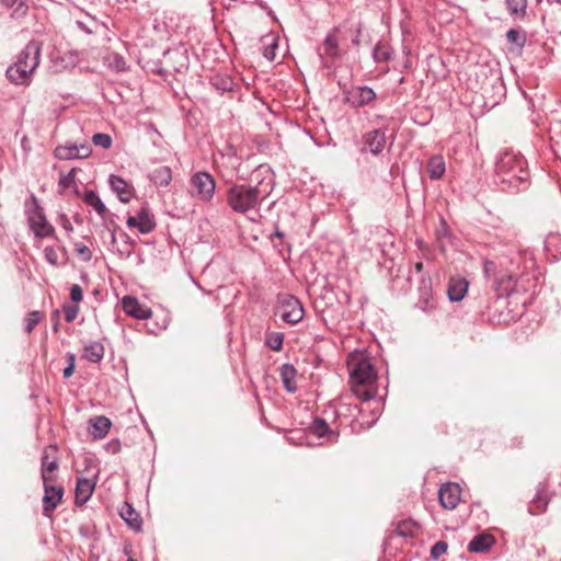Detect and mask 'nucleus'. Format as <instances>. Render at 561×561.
Returning <instances> with one entry per match:
<instances>
[{
  "mask_svg": "<svg viewBox=\"0 0 561 561\" xmlns=\"http://www.w3.org/2000/svg\"><path fill=\"white\" fill-rule=\"evenodd\" d=\"M67 359V367H65L62 375L65 378H70L73 375L75 368H76V356L73 353H67L66 354Z\"/></svg>",
  "mask_w": 561,
  "mask_h": 561,
  "instance_id": "obj_41",
  "label": "nucleus"
},
{
  "mask_svg": "<svg viewBox=\"0 0 561 561\" xmlns=\"http://www.w3.org/2000/svg\"><path fill=\"white\" fill-rule=\"evenodd\" d=\"M44 252H45V259L47 260V262H49L51 265L58 264L59 255H58V252L56 249H54L51 247H47V248H45Z\"/></svg>",
  "mask_w": 561,
  "mask_h": 561,
  "instance_id": "obj_45",
  "label": "nucleus"
},
{
  "mask_svg": "<svg viewBox=\"0 0 561 561\" xmlns=\"http://www.w3.org/2000/svg\"><path fill=\"white\" fill-rule=\"evenodd\" d=\"M344 98L352 107H363L376 99V93L369 87H353L344 92Z\"/></svg>",
  "mask_w": 561,
  "mask_h": 561,
  "instance_id": "obj_8",
  "label": "nucleus"
},
{
  "mask_svg": "<svg viewBox=\"0 0 561 561\" xmlns=\"http://www.w3.org/2000/svg\"><path fill=\"white\" fill-rule=\"evenodd\" d=\"M59 187L61 190H67L76 186V172L75 169L70 170L68 173H62L59 179Z\"/></svg>",
  "mask_w": 561,
  "mask_h": 561,
  "instance_id": "obj_37",
  "label": "nucleus"
},
{
  "mask_svg": "<svg viewBox=\"0 0 561 561\" xmlns=\"http://www.w3.org/2000/svg\"><path fill=\"white\" fill-rule=\"evenodd\" d=\"M416 307L426 313H431L436 309V300L434 298L432 282L430 278H422L421 280Z\"/></svg>",
  "mask_w": 561,
  "mask_h": 561,
  "instance_id": "obj_9",
  "label": "nucleus"
},
{
  "mask_svg": "<svg viewBox=\"0 0 561 561\" xmlns=\"http://www.w3.org/2000/svg\"><path fill=\"white\" fill-rule=\"evenodd\" d=\"M165 55H172V56L179 57L181 59H185L184 54L182 51H180V50H168L165 53Z\"/></svg>",
  "mask_w": 561,
  "mask_h": 561,
  "instance_id": "obj_50",
  "label": "nucleus"
},
{
  "mask_svg": "<svg viewBox=\"0 0 561 561\" xmlns=\"http://www.w3.org/2000/svg\"><path fill=\"white\" fill-rule=\"evenodd\" d=\"M312 430L317 436L323 437L329 432V425L323 420H316Z\"/></svg>",
  "mask_w": 561,
  "mask_h": 561,
  "instance_id": "obj_44",
  "label": "nucleus"
},
{
  "mask_svg": "<svg viewBox=\"0 0 561 561\" xmlns=\"http://www.w3.org/2000/svg\"><path fill=\"white\" fill-rule=\"evenodd\" d=\"M122 518L135 530H140L141 528V519L137 512L128 504L121 511Z\"/></svg>",
  "mask_w": 561,
  "mask_h": 561,
  "instance_id": "obj_30",
  "label": "nucleus"
},
{
  "mask_svg": "<svg viewBox=\"0 0 561 561\" xmlns=\"http://www.w3.org/2000/svg\"><path fill=\"white\" fill-rule=\"evenodd\" d=\"M91 147L88 145H69L56 148V157L61 160L84 159L91 154Z\"/></svg>",
  "mask_w": 561,
  "mask_h": 561,
  "instance_id": "obj_15",
  "label": "nucleus"
},
{
  "mask_svg": "<svg viewBox=\"0 0 561 561\" xmlns=\"http://www.w3.org/2000/svg\"><path fill=\"white\" fill-rule=\"evenodd\" d=\"M506 38L510 43L516 44L518 47H523L526 43V34L523 31L511 28L506 32Z\"/></svg>",
  "mask_w": 561,
  "mask_h": 561,
  "instance_id": "obj_35",
  "label": "nucleus"
},
{
  "mask_svg": "<svg viewBox=\"0 0 561 561\" xmlns=\"http://www.w3.org/2000/svg\"><path fill=\"white\" fill-rule=\"evenodd\" d=\"M90 425H91L90 434L94 438L101 439L106 436V434L108 433V431L111 428L112 423L105 416H96V417L90 420Z\"/></svg>",
  "mask_w": 561,
  "mask_h": 561,
  "instance_id": "obj_22",
  "label": "nucleus"
},
{
  "mask_svg": "<svg viewBox=\"0 0 561 561\" xmlns=\"http://www.w3.org/2000/svg\"><path fill=\"white\" fill-rule=\"evenodd\" d=\"M447 543L445 541H437L431 549V556L433 559H438L440 556L446 553Z\"/></svg>",
  "mask_w": 561,
  "mask_h": 561,
  "instance_id": "obj_43",
  "label": "nucleus"
},
{
  "mask_svg": "<svg viewBox=\"0 0 561 561\" xmlns=\"http://www.w3.org/2000/svg\"><path fill=\"white\" fill-rule=\"evenodd\" d=\"M110 184H111L112 190L117 194L118 198L123 203L129 202L130 192L128 190V183L124 179H122L117 175H111Z\"/></svg>",
  "mask_w": 561,
  "mask_h": 561,
  "instance_id": "obj_26",
  "label": "nucleus"
},
{
  "mask_svg": "<svg viewBox=\"0 0 561 561\" xmlns=\"http://www.w3.org/2000/svg\"><path fill=\"white\" fill-rule=\"evenodd\" d=\"M42 318H43V316L38 311H33V312L28 313V316L26 318L25 331L27 333H31L34 330V328L39 323Z\"/></svg>",
  "mask_w": 561,
  "mask_h": 561,
  "instance_id": "obj_40",
  "label": "nucleus"
},
{
  "mask_svg": "<svg viewBox=\"0 0 561 561\" xmlns=\"http://www.w3.org/2000/svg\"><path fill=\"white\" fill-rule=\"evenodd\" d=\"M94 485L95 484L87 478L78 479L76 485V503L84 504L91 497Z\"/></svg>",
  "mask_w": 561,
  "mask_h": 561,
  "instance_id": "obj_21",
  "label": "nucleus"
},
{
  "mask_svg": "<svg viewBox=\"0 0 561 561\" xmlns=\"http://www.w3.org/2000/svg\"><path fill=\"white\" fill-rule=\"evenodd\" d=\"M495 172L501 182L517 188L528 180L525 159L519 153L512 151H505L500 156L495 164Z\"/></svg>",
  "mask_w": 561,
  "mask_h": 561,
  "instance_id": "obj_3",
  "label": "nucleus"
},
{
  "mask_svg": "<svg viewBox=\"0 0 561 561\" xmlns=\"http://www.w3.org/2000/svg\"><path fill=\"white\" fill-rule=\"evenodd\" d=\"M41 44L36 41H31L26 44L24 49L20 53V55L16 58V61H21L22 65L27 66L32 59L35 57L36 61V68L39 65V57H41Z\"/></svg>",
  "mask_w": 561,
  "mask_h": 561,
  "instance_id": "obj_18",
  "label": "nucleus"
},
{
  "mask_svg": "<svg viewBox=\"0 0 561 561\" xmlns=\"http://www.w3.org/2000/svg\"><path fill=\"white\" fill-rule=\"evenodd\" d=\"M275 186L274 174L270 170L256 183L233 184L227 191V205L238 214L256 215L261 204L267 199Z\"/></svg>",
  "mask_w": 561,
  "mask_h": 561,
  "instance_id": "obj_1",
  "label": "nucleus"
},
{
  "mask_svg": "<svg viewBox=\"0 0 561 561\" xmlns=\"http://www.w3.org/2000/svg\"><path fill=\"white\" fill-rule=\"evenodd\" d=\"M1 1L7 7H11L16 2V0H1Z\"/></svg>",
  "mask_w": 561,
  "mask_h": 561,
  "instance_id": "obj_52",
  "label": "nucleus"
},
{
  "mask_svg": "<svg viewBox=\"0 0 561 561\" xmlns=\"http://www.w3.org/2000/svg\"><path fill=\"white\" fill-rule=\"evenodd\" d=\"M495 543V539L490 534H480L473 537L468 545V550L474 553H484Z\"/></svg>",
  "mask_w": 561,
  "mask_h": 561,
  "instance_id": "obj_19",
  "label": "nucleus"
},
{
  "mask_svg": "<svg viewBox=\"0 0 561 561\" xmlns=\"http://www.w3.org/2000/svg\"><path fill=\"white\" fill-rule=\"evenodd\" d=\"M64 489L44 483L43 512L48 515L61 502Z\"/></svg>",
  "mask_w": 561,
  "mask_h": 561,
  "instance_id": "obj_13",
  "label": "nucleus"
},
{
  "mask_svg": "<svg viewBox=\"0 0 561 561\" xmlns=\"http://www.w3.org/2000/svg\"><path fill=\"white\" fill-rule=\"evenodd\" d=\"M386 131L381 129H374L366 133L363 137L364 147L362 151H368L374 156L382 152L386 146Z\"/></svg>",
  "mask_w": 561,
  "mask_h": 561,
  "instance_id": "obj_10",
  "label": "nucleus"
},
{
  "mask_svg": "<svg viewBox=\"0 0 561 561\" xmlns=\"http://www.w3.org/2000/svg\"><path fill=\"white\" fill-rule=\"evenodd\" d=\"M103 61L108 68L115 71H123L126 67L124 58L116 53L107 54L104 56Z\"/></svg>",
  "mask_w": 561,
  "mask_h": 561,
  "instance_id": "obj_32",
  "label": "nucleus"
},
{
  "mask_svg": "<svg viewBox=\"0 0 561 561\" xmlns=\"http://www.w3.org/2000/svg\"><path fill=\"white\" fill-rule=\"evenodd\" d=\"M231 81L230 80H220V83L218 81H215L214 82V85L217 88V89H221L224 91L226 90H230L231 89Z\"/></svg>",
  "mask_w": 561,
  "mask_h": 561,
  "instance_id": "obj_48",
  "label": "nucleus"
},
{
  "mask_svg": "<svg viewBox=\"0 0 561 561\" xmlns=\"http://www.w3.org/2000/svg\"><path fill=\"white\" fill-rule=\"evenodd\" d=\"M323 49H324V53L328 55V56H336L337 55V51H339V42H337V38L335 36V33H330L327 38L324 39V43H323Z\"/></svg>",
  "mask_w": 561,
  "mask_h": 561,
  "instance_id": "obj_34",
  "label": "nucleus"
},
{
  "mask_svg": "<svg viewBox=\"0 0 561 561\" xmlns=\"http://www.w3.org/2000/svg\"><path fill=\"white\" fill-rule=\"evenodd\" d=\"M460 486L457 483H446L440 486L438 496L443 507L454 510L460 501Z\"/></svg>",
  "mask_w": 561,
  "mask_h": 561,
  "instance_id": "obj_12",
  "label": "nucleus"
},
{
  "mask_svg": "<svg viewBox=\"0 0 561 561\" xmlns=\"http://www.w3.org/2000/svg\"><path fill=\"white\" fill-rule=\"evenodd\" d=\"M190 193L202 202H210L215 194L216 182L207 172H196L190 179Z\"/></svg>",
  "mask_w": 561,
  "mask_h": 561,
  "instance_id": "obj_5",
  "label": "nucleus"
},
{
  "mask_svg": "<svg viewBox=\"0 0 561 561\" xmlns=\"http://www.w3.org/2000/svg\"><path fill=\"white\" fill-rule=\"evenodd\" d=\"M547 505H548L547 496L542 493H538L537 496L529 504L528 512L531 515H538L546 511Z\"/></svg>",
  "mask_w": 561,
  "mask_h": 561,
  "instance_id": "obj_33",
  "label": "nucleus"
},
{
  "mask_svg": "<svg viewBox=\"0 0 561 561\" xmlns=\"http://www.w3.org/2000/svg\"><path fill=\"white\" fill-rule=\"evenodd\" d=\"M58 469V463L55 459H48V451L45 450L42 457V479L43 483H47L53 480L51 473Z\"/></svg>",
  "mask_w": 561,
  "mask_h": 561,
  "instance_id": "obj_29",
  "label": "nucleus"
},
{
  "mask_svg": "<svg viewBox=\"0 0 561 561\" xmlns=\"http://www.w3.org/2000/svg\"><path fill=\"white\" fill-rule=\"evenodd\" d=\"M359 37H360V30L358 28L356 36L352 41L354 45H356V46L359 45V42H360Z\"/></svg>",
  "mask_w": 561,
  "mask_h": 561,
  "instance_id": "obj_51",
  "label": "nucleus"
},
{
  "mask_svg": "<svg viewBox=\"0 0 561 561\" xmlns=\"http://www.w3.org/2000/svg\"><path fill=\"white\" fill-rule=\"evenodd\" d=\"M32 60L27 66L22 65L21 61H15L7 69V78L14 84L28 85L36 70L35 57Z\"/></svg>",
  "mask_w": 561,
  "mask_h": 561,
  "instance_id": "obj_7",
  "label": "nucleus"
},
{
  "mask_svg": "<svg viewBox=\"0 0 561 561\" xmlns=\"http://www.w3.org/2000/svg\"><path fill=\"white\" fill-rule=\"evenodd\" d=\"M508 14L514 20H524L527 14L528 0H505Z\"/></svg>",
  "mask_w": 561,
  "mask_h": 561,
  "instance_id": "obj_25",
  "label": "nucleus"
},
{
  "mask_svg": "<svg viewBox=\"0 0 561 561\" xmlns=\"http://www.w3.org/2000/svg\"><path fill=\"white\" fill-rule=\"evenodd\" d=\"M496 264L493 261L484 262V274L486 277L494 276L493 289L497 294L499 297L510 296L513 293H518L520 290H526V288L519 286L518 280L515 278L514 274L511 273H500L495 274Z\"/></svg>",
  "mask_w": 561,
  "mask_h": 561,
  "instance_id": "obj_4",
  "label": "nucleus"
},
{
  "mask_svg": "<svg viewBox=\"0 0 561 561\" xmlns=\"http://www.w3.org/2000/svg\"><path fill=\"white\" fill-rule=\"evenodd\" d=\"M149 180L157 187H168L172 181V170L167 165L158 167L149 173Z\"/></svg>",
  "mask_w": 561,
  "mask_h": 561,
  "instance_id": "obj_20",
  "label": "nucleus"
},
{
  "mask_svg": "<svg viewBox=\"0 0 561 561\" xmlns=\"http://www.w3.org/2000/svg\"><path fill=\"white\" fill-rule=\"evenodd\" d=\"M446 167L442 156H433L428 160L427 172L432 180L440 179L445 173Z\"/></svg>",
  "mask_w": 561,
  "mask_h": 561,
  "instance_id": "obj_28",
  "label": "nucleus"
},
{
  "mask_svg": "<svg viewBox=\"0 0 561 561\" xmlns=\"http://www.w3.org/2000/svg\"><path fill=\"white\" fill-rule=\"evenodd\" d=\"M28 221L36 237L44 238L54 232V228L48 224L43 210L37 205L30 211Z\"/></svg>",
  "mask_w": 561,
  "mask_h": 561,
  "instance_id": "obj_11",
  "label": "nucleus"
},
{
  "mask_svg": "<svg viewBox=\"0 0 561 561\" xmlns=\"http://www.w3.org/2000/svg\"><path fill=\"white\" fill-rule=\"evenodd\" d=\"M284 335L279 332L270 333L266 336V345L273 351H280L283 346Z\"/></svg>",
  "mask_w": 561,
  "mask_h": 561,
  "instance_id": "obj_36",
  "label": "nucleus"
},
{
  "mask_svg": "<svg viewBox=\"0 0 561 561\" xmlns=\"http://www.w3.org/2000/svg\"><path fill=\"white\" fill-rule=\"evenodd\" d=\"M415 271H416L417 273H421V272L423 271V263H422V262H417V263L415 264Z\"/></svg>",
  "mask_w": 561,
  "mask_h": 561,
  "instance_id": "obj_53",
  "label": "nucleus"
},
{
  "mask_svg": "<svg viewBox=\"0 0 561 561\" xmlns=\"http://www.w3.org/2000/svg\"><path fill=\"white\" fill-rule=\"evenodd\" d=\"M468 291V282L463 277H451L448 284L447 295L451 301H460Z\"/></svg>",
  "mask_w": 561,
  "mask_h": 561,
  "instance_id": "obj_17",
  "label": "nucleus"
},
{
  "mask_svg": "<svg viewBox=\"0 0 561 561\" xmlns=\"http://www.w3.org/2000/svg\"><path fill=\"white\" fill-rule=\"evenodd\" d=\"M104 356V346L100 342H92L83 347L82 357L91 363H99Z\"/></svg>",
  "mask_w": 561,
  "mask_h": 561,
  "instance_id": "obj_27",
  "label": "nucleus"
},
{
  "mask_svg": "<svg viewBox=\"0 0 561 561\" xmlns=\"http://www.w3.org/2000/svg\"><path fill=\"white\" fill-rule=\"evenodd\" d=\"M127 561H135L134 559L129 558Z\"/></svg>",
  "mask_w": 561,
  "mask_h": 561,
  "instance_id": "obj_55",
  "label": "nucleus"
},
{
  "mask_svg": "<svg viewBox=\"0 0 561 561\" xmlns=\"http://www.w3.org/2000/svg\"><path fill=\"white\" fill-rule=\"evenodd\" d=\"M79 308L77 306H64L65 320L72 322L78 314Z\"/></svg>",
  "mask_w": 561,
  "mask_h": 561,
  "instance_id": "obj_46",
  "label": "nucleus"
},
{
  "mask_svg": "<svg viewBox=\"0 0 561 561\" xmlns=\"http://www.w3.org/2000/svg\"><path fill=\"white\" fill-rule=\"evenodd\" d=\"M70 298L73 302L78 304L82 300V289L79 285L75 284L70 288Z\"/></svg>",
  "mask_w": 561,
  "mask_h": 561,
  "instance_id": "obj_47",
  "label": "nucleus"
},
{
  "mask_svg": "<svg viewBox=\"0 0 561 561\" xmlns=\"http://www.w3.org/2000/svg\"><path fill=\"white\" fill-rule=\"evenodd\" d=\"M130 228H137L140 233L151 232L156 224L146 208H141L136 216H129L126 221Z\"/></svg>",
  "mask_w": 561,
  "mask_h": 561,
  "instance_id": "obj_14",
  "label": "nucleus"
},
{
  "mask_svg": "<svg viewBox=\"0 0 561 561\" xmlns=\"http://www.w3.org/2000/svg\"><path fill=\"white\" fill-rule=\"evenodd\" d=\"M263 46V56L273 61L276 58V50L278 49L279 38L276 34L270 33L261 38Z\"/></svg>",
  "mask_w": 561,
  "mask_h": 561,
  "instance_id": "obj_24",
  "label": "nucleus"
},
{
  "mask_svg": "<svg viewBox=\"0 0 561 561\" xmlns=\"http://www.w3.org/2000/svg\"><path fill=\"white\" fill-rule=\"evenodd\" d=\"M347 368L352 392L363 401L371 400L377 393V373L370 359L363 353H354L348 356Z\"/></svg>",
  "mask_w": 561,
  "mask_h": 561,
  "instance_id": "obj_2",
  "label": "nucleus"
},
{
  "mask_svg": "<svg viewBox=\"0 0 561 561\" xmlns=\"http://www.w3.org/2000/svg\"><path fill=\"white\" fill-rule=\"evenodd\" d=\"M83 201L87 205L91 206L101 217L105 216L107 209L94 191H88L84 194Z\"/></svg>",
  "mask_w": 561,
  "mask_h": 561,
  "instance_id": "obj_31",
  "label": "nucleus"
},
{
  "mask_svg": "<svg viewBox=\"0 0 561 561\" xmlns=\"http://www.w3.org/2000/svg\"><path fill=\"white\" fill-rule=\"evenodd\" d=\"M122 304L124 311L136 319L147 320L152 314L151 310L141 305L135 297H124Z\"/></svg>",
  "mask_w": 561,
  "mask_h": 561,
  "instance_id": "obj_16",
  "label": "nucleus"
},
{
  "mask_svg": "<svg viewBox=\"0 0 561 561\" xmlns=\"http://www.w3.org/2000/svg\"><path fill=\"white\" fill-rule=\"evenodd\" d=\"M75 251L84 262H88L92 259L91 250L82 243H76Z\"/></svg>",
  "mask_w": 561,
  "mask_h": 561,
  "instance_id": "obj_42",
  "label": "nucleus"
},
{
  "mask_svg": "<svg viewBox=\"0 0 561 561\" xmlns=\"http://www.w3.org/2000/svg\"><path fill=\"white\" fill-rule=\"evenodd\" d=\"M279 312L280 318L289 324L300 322L305 314L301 302L290 295H284L279 298Z\"/></svg>",
  "mask_w": 561,
  "mask_h": 561,
  "instance_id": "obj_6",
  "label": "nucleus"
},
{
  "mask_svg": "<svg viewBox=\"0 0 561 561\" xmlns=\"http://www.w3.org/2000/svg\"><path fill=\"white\" fill-rule=\"evenodd\" d=\"M296 375H297V370L291 364L286 363V364L282 365L280 379H282V382H283L285 389L290 393H294L297 390V386H296V381H295Z\"/></svg>",
  "mask_w": 561,
  "mask_h": 561,
  "instance_id": "obj_23",
  "label": "nucleus"
},
{
  "mask_svg": "<svg viewBox=\"0 0 561 561\" xmlns=\"http://www.w3.org/2000/svg\"><path fill=\"white\" fill-rule=\"evenodd\" d=\"M275 236H276V237H278V238H282L284 234H283V232H280V231H278V230H277V231L275 232Z\"/></svg>",
  "mask_w": 561,
  "mask_h": 561,
  "instance_id": "obj_54",
  "label": "nucleus"
},
{
  "mask_svg": "<svg viewBox=\"0 0 561 561\" xmlns=\"http://www.w3.org/2000/svg\"><path fill=\"white\" fill-rule=\"evenodd\" d=\"M92 141L95 146L101 147L103 149H108L112 146V138L107 134L98 133L92 137Z\"/></svg>",
  "mask_w": 561,
  "mask_h": 561,
  "instance_id": "obj_39",
  "label": "nucleus"
},
{
  "mask_svg": "<svg viewBox=\"0 0 561 561\" xmlns=\"http://www.w3.org/2000/svg\"><path fill=\"white\" fill-rule=\"evenodd\" d=\"M373 55H374V59L377 62L387 61L391 57V54H390L388 47L380 43L376 45Z\"/></svg>",
  "mask_w": 561,
  "mask_h": 561,
  "instance_id": "obj_38",
  "label": "nucleus"
},
{
  "mask_svg": "<svg viewBox=\"0 0 561 561\" xmlns=\"http://www.w3.org/2000/svg\"><path fill=\"white\" fill-rule=\"evenodd\" d=\"M26 13V7L23 3H20L19 7L14 10L13 15L22 16Z\"/></svg>",
  "mask_w": 561,
  "mask_h": 561,
  "instance_id": "obj_49",
  "label": "nucleus"
}]
</instances>
